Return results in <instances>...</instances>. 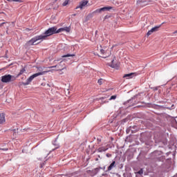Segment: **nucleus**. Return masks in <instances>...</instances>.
Instances as JSON below:
<instances>
[{"instance_id": "obj_1", "label": "nucleus", "mask_w": 177, "mask_h": 177, "mask_svg": "<svg viewBox=\"0 0 177 177\" xmlns=\"http://www.w3.org/2000/svg\"><path fill=\"white\" fill-rule=\"evenodd\" d=\"M53 34H59V29L56 26H53L52 28H48L44 32V35H40V37H44L41 40L46 39L48 37H50V35H53Z\"/></svg>"}, {"instance_id": "obj_2", "label": "nucleus", "mask_w": 177, "mask_h": 177, "mask_svg": "<svg viewBox=\"0 0 177 177\" xmlns=\"http://www.w3.org/2000/svg\"><path fill=\"white\" fill-rule=\"evenodd\" d=\"M44 37L37 35L32 38L30 40L28 41L25 44V48H29V46H32V45H38L39 43H35L37 41H41Z\"/></svg>"}, {"instance_id": "obj_3", "label": "nucleus", "mask_w": 177, "mask_h": 177, "mask_svg": "<svg viewBox=\"0 0 177 177\" xmlns=\"http://www.w3.org/2000/svg\"><path fill=\"white\" fill-rule=\"evenodd\" d=\"M48 73L47 71H43V72H39L37 73L33 74L31 75L29 78L27 79L26 82H23L22 84L24 86L30 85L31 84V82L34 78H37V77H39V75H44V74H46Z\"/></svg>"}, {"instance_id": "obj_4", "label": "nucleus", "mask_w": 177, "mask_h": 177, "mask_svg": "<svg viewBox=\"0 0 177 177\" xmlns=\"http://www.w3.org/2000/svg\"><path fill=\"white\" fill-rule=\"evenodd\" d=\"M16 81V77L11 75H6L1 77V82L8 83Z\"/></svg>"}, {"instance_id": "obj_5", "label": "nucleus", "mask_w": 177, "mask_h": 177, "mask_svg": "<svg viewBox=\"0 0 177 177\" xmlns=\"http://www.w3.org/2000/svg\"><path fill=\"white\" fill-rule=\"evenodd\" d=\"M100 53L102 55V57L106 59V57H109L111 55V49L105 48L104 49H101Z\"/></svg>"}, {"instance_id": "obj_6", "label": "nucleus", "mask_w": 177, "mask_h": 177, "mask_svg": "<svg viewBox=\"0 0 177 177\" xmlns=\"http://www.w3.org/2000/svg\"><path fill=\"white\" fill-rule=\"evenodd\" d=\"M111 9H113V7L111 6L104 7L95 10L94 11V13H102V12H109V10H111Z\"/></svg>"}, {"instance_id": "obj_7", "label": "nucleus", "mask_w": 177, "mask_h": 177, "mask_svg": "<svg viewBox=\"0 0 177 177\" xmlns=\"http://www.w3.org/2000/svg\"><path fill=\"white\" fill-rule=\"evenodd\" d=\"M89 1L82 0L80 2L79 6L76 7V9H84V6H88Z\"/></svg>"}, {"instance_id": "obj_8", "label": "nucleus", "mask_w": 177, "mask_h": 177, "mask_svg": "<svg viewBox=\"0 0 177 177\" xmlns=\"http://www.w3.org/2000/svg\"><path fill=\"white\" fill-rule=\"evenodd\" d=\"M160 27H161V25L152 28L150 30L148 31V32L147 33V35L149 37V35H151L153 32H156V31H158V28H160Z\"/></svg>"}, {"instance_id": "obj_9", "label": "nucleus", "mask_w": 177, "mask_h": 177, "mask_svg": "<svg viewBox=\"0 0 177 177\" xmlns=\"http://www.w3.org/2000/svg\"><path fill=\"white\" fill-rule=\"evenodd\" d=\"M63 31H66V32H70V31H71V26H66V27H64V28H60L59 29H58V32H63Z\"/></svg>"}, {"instance_id": "obj_10", "label": "nucleus", "mask_w": 177, "mask_h": 177, "mask_svg": "<svg viewBox=\"0 0 177 177\" xmlns=\"http://www.w3.org/2000/svg\"><path fill=\"white\" fill-rule=\"evenodd\" d=\"M133 75H135L134 73H129V74H125L123 76V78H127V80H130V78H133Z\"/></svg>"}, {"instance_id": "obj_11", "label": "nucleus", "mask_w": 177, "mask_h": 177, "mask_svg": "<svg viewBox=\"0 0 177 177\" xmlns=\"http://www.w3.org/2000/svg\"><path fill=\"white\" fill-rule=\"evenodd\" d=\"M146 0H138L137 1V5H139V6H145V5H143L142 3H146Z\"/></svg>"}, {"instance_id": "obj_12", "label": "nucleus", "mask_w": 177, "mask_h": 177, "mask_svg": "<svg viewBox=\"0 0 177 177\" xmlns=\"http://www.w3.org/2000/svg\"><path fill=\"white\" fill-rule=\"evenodd\" d=\"M5 122V114L0 113V124Z\"/></svg>"}, {"instance_id": "obj_13", "label": "nucleus", "mask_w": 177, "mask_h": 177, "mask_svg": "<svg viewBox=\"0 0 177 177\" xmlns=\"http://www.w3.org/2000/svg\"><path fill=\"white\" fill-rule=\"evenodd\" d=\"M115 167V161H113L112 163L108 167V171H111Z\"/></svg>"}, {"instance_id": "obj_14", "label": "nucleus", "mask_w": 177, "mask_h": 177, "mask_svg": "<svg viewBox=\"0 0 177 177\" xmlns=\"http://www.w3.org/2000/svg\"><path fill=\"white\" fill-rule=\"evenodd\" d=\"M111 67H112V68H118L119 65L118 64H114V59H113L111 64Z\"/></svg>"}, {"instance_id": "obj_15", "label": "nucleus", "mask_w": 177, "mask_h": 177, "mask_svg": "<svg viewBox=\"0 0 177 177\" xmlns=\"http://www.w3.org/2000/svg\"><path fill=\"white\" fill-rule=\"evenodd\" d=\"M106 150H109V148H104V147H101L98 148L97 151L99 153H102V151H106Z\"/></svg>"}, {"instance_id": "obj_16", "label": "nucleus", "mask_w": 177, "mask_h": 177, "mask_svg": "<svg viewBox=\"0 0 177 177\" xmlns=\"http://www.w3.org/2000/svg\"><path fill=\"white\" fill-rule=\"evenodd\" d=\"M74 56H75V54H68V55H62V57H73Z\"/></svg>"}, {"instance_id": "obj_17", "label": "nucleus", "mask_w": 177, "mask_h": 177, "mask_svg": "<svg viewBox=\"0 0 177 177\" xmlns=\"http://www.w3.org/2000/svg\"><path fill=\"white\" fill-rule=\"evenodd\" d=\"M8 2H19V3H21V2H23V1L21 0H7Z\"/></svg>"}, {"instance_id": "obj_18", "label": "nucleus", "mask_w": 177, "mask_h": 177, "mask_svg": "<svg viewBox=\"0 0 177 177\" xmlns=\"http://www.w3.org/2000/svg\"><path fill=\"white\" fill-rule=\"evenodd\" d=\"M59 69H51V70H49V71H46V73H53V71H59Z\"/></svg>"}, {"instance_id": "obj_19", "label": "nucleus", "mask_w": 177, "mask_h": 177, "mask_svg": "<svg viewBox=\"0 0 177 177\" xmlns=\"http://www.w3.org/2000/svg\"><path fill=\"white\" fill-rule=\"evenodd\" d=\"M68 5V0H65L64 2L62 3L63 6H67Z\"/></svg>"}, {"instance_id": "obj_20", "label": "nucleus", "mask_w": 177, "mask_h": 177, "mask_svg": "<svg viewBox=\"0 0 177 177\" xmlns=\"http://www.w3.org/2000/svg\"><path fill=\"white\" fill-rule=\"evenodd\" d=\"M115 99H117V95H112L109 100H115Z\"/></svg>"}, {"instance_id": "obj_21", "label": "nucleus", "mask_w": 177, "mask_h": 177, "mask_svg": "<svg viewBox=\"0 0 177 177\" xmlns=\"http://www.w3.org/2000/svg\"><path fill=\"white\" fill-rule=\"evenodd\" d=\"M97 83L99 84V85H102V84L103 83V79L98 80Z\"/></svg>"}, {"instance_id": "obj_22", "label": "nucleus", "mask_w": 177, "mask_h": 177, "mask_svg": "<svg viewBox=\"0 0 177 177\" xmlns=\"http://www.w3.org/2000/svg\"><path fill=\"white\" fill-rule=\"evenodd\" d=\"M110 17H113V16L109 15H106V16L104 17V20H106V19H110Z\"/></svg>"}, {"instance_id": "obj_23", "label": "nucleus", "mask_w": 177, "mask_h": 177, "mask_svg": "<svg viewBox=\"0 0 177 177\" xmlns=\"http://www.w3.org/2000/svg\"><path fill=\"white\" fill-rule=\"evenodd\" d=\"M25 71H26V69L24 68L21 69L19 72V75H21V74H23Z\"/></svg>"}, {"instance_id": "obj_24", "label": "nucleus", "mask_w": 177, "mask_h": 177, "mask_svg": "<svg viewBox=\"0 0 177 177\" xmlns=\"http://www.w3.org/2000/svg\"><path fill=\"white\" fill-rule=\"evenodd\" d=\"M56 67H58V65L48 66V68H56Z\"/></svg>"}, {"instance_id": "obj_25", "label": "nucleus", "mask_w": 177, "mask_h": 177, "mask_svg": "<svg viewBox=\"0 0 177 177\" xmlns=\"http://www.w3.org/2000/svg\"><path fill=\"white\" fill-rule=\"evenodd\" d=\"M138 174L142 175V174H143V169H141L140 171H138Z\"/></svg>"}, {"instance_id": "obj_26", "label": "nucleus", "mask_w": 177, "mask_h": 177, "mask_svg": "<svg viewBox=\"0 0 177 177\" xmlns=\"http://www.w3.org/2000/svg\"><path fill=\"white\" fill-rule=\"evenodd\" d=\"M151 2H153V0H149V1H147V3L146 4H145V6H147V4H148V3H150Z\"/></svg>"}, {"instance_id": "obj_27", "label": "nucleus", "mask_w": 177, "mask_h": 177, "mask_svg": "<svg viewBox=\"0 0 177 177\" xmlns=\"http://www.w3.org/2000/svg\"><path fill=\"white\" fill-rule=\"evenodd\" d=\"M0 150H3V151H8V148H5V149H0Z\"/></svg>"}, {"instance_id": "obj_28", "label": "nucleus", "mask_w": 177, "mask_h": 177, "mask_svg": "<svg viewBox=\"0 0 177 177\" xmlns=\"http://www.w3.org/2000/svg\"><path fill=\"white\" fill-rule=\"evenodd\" d=\"M106 157H108V158H109L110 157H111V154L110 153H106Z\"/></svg>"}, {"instance_id": "obj_29", "label": "nucleus", "mask_w": 177, "mask_h": 177, "mask_svg": "<svg viewBox=\"0 0 177 177\" xmlns=\"http://www.w3.org/2000/svg\"><path fill=\"white\" fill-rule=\"evenodd\" d=\"M173 34L176 35V34H177V30L174 31V32H173Z\"/></svg>"}, {"instance_id": "obj_30", "label": "nucleus", "mask_w": 177, "mask_h": 177, "mask_svg": "<svg viewBox=\"0 0 177 177\" xmlns=\"http://www.w3.org/2000/svg\"><path fill=\"white\" fill-rule=\"evenodd\" d=\"M1 69H0V71H1Z\"/></svg>"}]
</instances>
